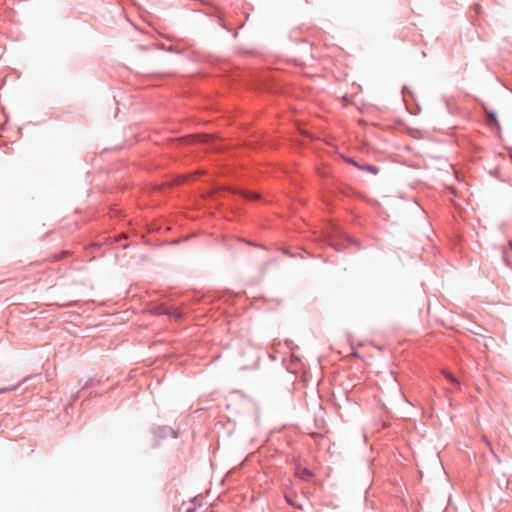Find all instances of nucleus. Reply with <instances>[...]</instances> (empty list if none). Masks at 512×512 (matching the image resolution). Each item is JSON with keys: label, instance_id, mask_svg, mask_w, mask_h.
I'll return each mask as SVG.
<instances>
[{"label": "nucleus", "instance_id": "1", "mask_svg": "<svg viewBox=\"0 0 512 512\" xmlns=\"http://www.w3.org/2000/svg\"><path fill=\"white\" fill-rule=\"evenodd\" d=\"M151 432L155 438L160 439V440L167 439L169 437L178 438V436H179V433L177 430H175L172 427L167 426V425L154 426V427H152Z\"/></svg>", "mask_w": 512, "mask_h": 512}, {"label": "nucleus", "instance_id": "2", "mask_svg": "<svg viewBox=\"0 0 512 512\" xmlns=\"http://www.w3.org/2000/svg\"><path fill=\"white\" fill-rule=\"evenodd\" d=\"M151 313L156 316H169L176 320H180L183 317V313L180 310H172L166 307L164 304H157L151 309Z\"/></svg>", "mask_w": 512, "mask_h": 512}, {"label": "nucleus", "instance_id": "3", "mask_svg": "<svg viewBox=\"0 0 512 512\" xmlns=\"http://www.w3.org/2000/svg\"><path fill=\"white\" fill-rule=\"evenodd\" d=\"M203 4L204 5H207L208 8L210 9V12H209V15L211 16H216L217 17V22L220 26H222L223 28L225 29H228L230 30L226 23H225V19H224V13L222 11L221 8H219L218 6H216L215 4L209 2V1H203Z\"/></svg>", "mask_w": 512, "mask_h": 512}, {"label": "nucleus", "instance_id": "4", "mask_svg": "<svg viewBox=\"0 0 512 512\" xmlns=\"http://www.w3.org/2000/svg\"><path fill=\"white\" fill-rule=\"evenodd\" d=\"M295 475L303 481H310L313 477V472L308 468L298 466L295 469Z\"/></svg>", "mask_w": 512, "mask_h": 512}, {"label": "nucleus", "instance_id": "5", "mask_svg": "<svg viewBox=\"0 0 512 512\" xmlns=\"http://www.w3.org/2000/svg\"><path fill=\"white\" fill-rule=\"evenodd\" d=\"M485 122H486L487 126H489L490 128H493V127H496L498 129L500 128V124L498 122L496 113L493 111H488V110L485 111Z\"/></svg>", "mask_w": 512, "mask_h": 512}, {"label": "nucleus", "instance_id": "6", "mask_svg": "<svg viewBox=\"0 0 512 512\" xmlns=\"http://www.w3.org/2000/svg\"><path fill=\"white\" fill-rule=\"evenodd\" d=\"M359 170L366 171L373 175H377L379 173V168L371 164H360Z\"/></svg>", "mask_w": 512, "mask_h": 512}, {"label": "nucleus", "instance_id": "7", "mask_svg": "<svg viewBox=\"0 0 512 512\" xmlns=\"http://www.w3.org/2000/svg\"><path fill=\"white\" fill-rule=\"evenodd\" d=\"M70 255H71V252H70V251H68V250H62V251H61V252H59V253H56V254L51 255V256H50V259H51V261H52V262H56V261H59V260H61V259H63V258H66V257H68V256H70Z\"/></svg>", "mask_w": 512, "mask_h": 512}, {"label": "nucleus", "instance_id": "8", "mask_svg": "<svg viewBox=\"0 0 512 512\" xmlns=\"http://www.w3.org/2000/svg\"><path fill=\"white\" fill-rule=\"evenodd\" d=\"M345 239L348 243L353 245L356 248V250H361L363 248L361 243L356 238L349 235H345Z\"/></svg>", "mask_w": 512, "mask_h": 512}, {"label": "nucleus", "instance_id": "9", "mask_svg": "<svg viewBox=\"0 0 512 512\" xmlns=\"http://www.w3.org/2000/svg\"><path fill=\"white\" fill-rule=\"evenodd\" d=\"M482 439H483V441L486 443V445L489 447V449H490L491 453H492L495 457H497L496 452L494 451V449H493V447H492V443H491V441L488 439V437H487V436H483V437H482Z\"/></svg>", "mask_w": 512, "mask_h": 512}, {"label": "nucleus", "instance_id": "10", "mask_svg": "<svg viewBox=\"0 0 512 512\" xmlns=\"http://www.w3.org/2000/svg\"><path fill=\"white\" fill-rule=\"evenodd\" d=\"M444 375L453 384H455V385L459 384L458 380L450 372L445 371Z\"/></svg>", "mask_w": 512, "mask_h": 512}, {"label": "nucleus", "instance_id": "11", "mask_svg": "<svg viewBox=\"0 0 512 512\" xmlns=\"http://www.w3.org/2000/svg\"><path fill=\"white\" fill-rule=\"evenodd\" d=\"M88 387H89V384H88V383H86L84 386H82V387H81V389H80L79 391H77V392H76V394H74V395L72 396V402L77 401V400L79 399V397H80V392H81V390H84V389H86V388H88Z\"/></svg>", "mask_w": 512, "mask_h": 512}, {"label": "nucleus", "instance_id": "12", "mask_svg": "<svg viewBox=\"0 0 512 512\" xmlns=\"http://www.w3.org/2000/svg\"><path fill=\"white\" fill-rule=\"evenodd\" d=\"M345 161L359 169L360 163L354 160L353 158L347 157L345 158Z\"/></svg>", "mask_w": 512, "mask_h": 512}, {"label": "nucleus", "instance_id": "13", "mask_svg": "<svg viewBox=\"0 0 512 512\" xmlns=\"http://www.w3.org/2000/svg\"><path fill=\"white\" fill-rule=\"evenodd\" d=\"M503 260L505 261V263L508 264V252H507V247H504L503 249Z\"/></svg>", "mask_w": 512, "mask_h": 512}, {"label": "nucleus", "instance_id": "14", "mask_svg": "<svg viewBox=\"0 0 512 512\" xmlns=\"http://www.w3.org/2000/svg\"><path fill=\"white\" fill-rule=\"evenodd\" d=\"M285 499H286V501H287L290 505H292V506L296 507L295 503L293 502V499H291V497H290V496L285 495ZM297 508H299V506H297Z\"/></svg>", "mask_w": 512, "mask_h": 512}, {"label": "nucleus", "instance_id": "15", "mask_svg": "<svg viewBox=\"0 0 512 512\" xmlns=\"http://www.w3.org/2000/svg\"><path fill=\"white\" fill-rule=\"evenodd\" d=\"M245 197L250 200L256 199V195L253 193H245Z\"/></svg>", "mask_w": 512, "mask_h": 512}, {"label": "nucleus", "instance_id": "16", "mask_svg": "<svg viewBox=\"0 0 512 512\" xmlns=\"http://www.w3.org/2000/svg\"><path fill=\"white\" fill-rule=\"evenodd\" d=\"M137 48L140 50V51H147L149 49V47L145 46V45H138Z\"/></svg>", "mask_w": 512, "mask_h": 512}, {"label": "nucleus", "instance_id": "17", "mask_svg": "<svg viewBox=\"0 0 512 512\" xmlns=\"http://www.w3.org/2000/svg\"><path fill=\"white\" fill-rule=\"evenodd\" d=\"M76 305V302L72 301V302H69V303H66V304H63L62 306L63 307H73Z\"/></svg>", "mask_w": 512, "mask_h": 512}, {"label": "nucleus", "instance_id": "18", "mask_svg": "<svg viewBox=\"0 0 512 512\" xmlns=\"http://www.w3.org/2000/svg\"><path fill=\"white\" fill-rule=\"evenodd\" d=\"M15 388H3V389H0V394L2 393H5L7 391H11V390H14Z\"/></svg>", "mask_w": 512, "mask_h": 512}, {"label": "nucleus", "instance_id": "19", "mask_svg": "<svg viewBox=\"0 0 512 512\" xmlns=\"http://www.w3.org/2000/svg\"><path fill=\"white\" fill-rule=\"evenodd\" d=\"M208 139H209V137H208L207 135H203V136H201L200 141H202V142H208Z\"/></svg>", "mask_w": 512, "mask_h": 512}, {"label": "nucleus", "instance_id": "20", "mask_svg": "<svg viewBox=\"0 0 512 512\" xmlns=\"http://www.w3.org/2000/svg\"><path fill=\"white\" fill-rule=\"evenodd\" d=\"M185 512H196V508L195 507H189V508H187V510Z\"/></svg>", "mask_w": 512, "mask_h": 512}, {"label": "nucleus", "instance_id": "21", "mask_svg": "<svg viewBox=\"0 0 512 512\" xmlns=\"http://www.w3.org/2000/svg\"><path fill=\"white\" fill-rule=\"evenodd\" d=\"M127 236L123 234L120 238H116L115 241H120L121 239H126Z\"/></svg>", "mask_w": 512, "mask_h": 512}, {"label": "nucleus", "instance_id": "22", "mask_svg": "<svg viewBox=\"0 0 512 512\" xmlns=\"http://www.w3.org/2000/svg\"><path fill=\"white\" fill-rule=\"evenodd\" d=\"M243 243H244L245 245H247V246H255V244H254V243H252V242H243Z\"/></svg>", "mask_w": 512, "mask_h": 512}, {"label": "nucleus", "instance_id": "23", "mask_svg": "<svg viewBox=\"0 0 512 512\" xmlns=\"http://www.w3.org/2000/svg\"><path fill=\"white\" fill-rule=\"evenodd\" d=\"M331 247H332V248H335V250H338V247H335V245H334V244H331Z\"/></svg>", "mask_w": 512, "mask_h": 512}, {"label": "nucleus", "instance_id": "24", "mask_svg": "<svg viewBox=\"0 0 512 512\" xmlns=\"http://www.w3.org/2000/svg\"><path fill=\"white\" fill-rule=\"evenodd\" d=\"M331 247H332V248H335V250H338V247H335V245H334V244H331Z\"/></svg>", "mask_w": 512, "mask_h": 512}, {"label": "nucleus", "instance_id": "25", "mask_svg": "<svg viewBox=\"0 0 512 512\" xmlns=\"http://www.w3.org/2000/svg\"><path fill=\"white\" fill-rule=\"evenodd\" d=\"M331 247H332V248H335V250H338V247H335V245H334V244H331Z\"/></svg>", "mask_w": 512, "mask_h": 512}]
</instances>
